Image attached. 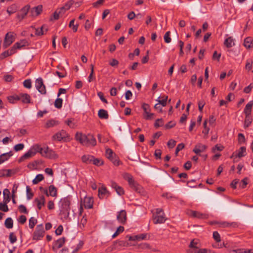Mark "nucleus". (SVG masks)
I'll list each match as a JSON object with an SVG mask.
<instances>
[{
	"label": "nucleus",
	"mask_w": 253,
	"mask_h": 253,
	"mask_svg": "<svg viewBox=\"0 0 253 253\" xmlns=\"http://www.w3.org/2000/svg\"><path fill=\"white\" fill-rule=\"evenodd\" d=\"M76 139L85 146H94L96 144V139L92 134L85 135L77 132L76 134Z\"/></svg>",
	"instance_id": "1"
},
{
	"label": "nucleus",
	"mask_w": 253,
	"mask_h": 253,
	"mask_svg": "<svg viewBox=\"0 0 253 253\" xmlns=\"http://www.w3.org/2000/svg\"><path fill=\"white\" fill-rule=\"evenodd\" d=\"M43 151L44 149L41 147L39 145H35L19 159V162H21L25 160L28 159L34 156L38 152L42 155V152H43Z\"/></svg>",
	"instance_id": "2"
},
{
	"label": "nucleus",
	"mask_w": 253,
	"mask_h": 253,
	"mask_svg": "<svg viewBox=\"0 0 253 253\" xmlns=\"http://www.w3.org/2000/svg\"><path fill=\"white\" fill-rule=\"evenodd\" d=\"M70 198L68 197L61 199L59 205L60 207V213L65 216H68L70 210Z\"/></svg>",
	"instance_id": "3"
},
{
	"label": "nucleus",
	"mask_w": 253,
	"mask_h": 253,
	"mask_svg": "<svg viewBox=\"0 0 253 253\" xmlns=\"http://www.w3.org/2000/svg\"><path fill=\"white\" fill-rule=\"evenodd\" d=\"M124 178L127 181L129 186L136 192L140 193L142 191V186L133 179L131 174L126 173L124 174Z\"/></svg>",
	"instance_id": "4"
},
{
	"label": "nucleus",
	"mask_w": 253,
	"mask_h": 253,
	"mask_svg": "<svg viewBox=\"0 0 253 253\" xmlns=\"http://www.w3.org/2000/svg\"><path fill=\"white\" fill-rule=\"evenodd\" d=\"M30 96L27 93H20L15 97L10 96L8 97L9 101L13 103V100H21L24 103H30Z\"/></svg>",
	"instance_id": "5"
},
{
	"label": "nucleus",
	"mask_w": 253,
	"mask_h": 253,
	"mask_svg": "<svg viewBox=\"0 0 253 253\" xmlns=\"http://www.w3.org/2000/svg\"><path fill=\"white\" fill-rule=\"evenodd\" d=\"M44 232L42 224L38 225L33 233V240L37 241L41 240L44 235Z\"/></svg>",
	"instance_id": "6"
},
{
	"label": "nucleus",
	"mask_w": 253,
	"mask_h": 253,
	"mask_svg": "<svg viewBox=\"0 0 253 253\" xmlns=\"http://www.w3.org/2000/svg\"><path fill=\"white\" fill-rule=\"evenodd\" d=\"M246 155V148L245 147H241L238 151L234 152L230 156L231 159H233L234 163L238 161V158H241Z\"/></svg>",
	"instance_id": "7"
},
{
	"label": "nucleus",
	"mask_w": 253,
	"mask_h": 253,
	"mask_svg": "<svg viewBox=\"0 0 253 253\" xmlns=\"http://www.w3.org/2000/svg\"><path fill=\"white\" fill-rule=\"evenodd\" d=\"M15 40V37L13 32H8L5 36L3 46L7 48Z\"/></svg>",
	"instance_id": "8"
},
{
	"label": "nucleus",
	"mask_w": 253,
	"mask_h": 253,
	"mask_svg": "<svg viewBox=\"0 0 253 253\" xmlns=\"http://www.w3.org/2000/svg\"><path fill=\"white\" fill-rule=\"evenodd\" d=\"M36 87L42 94L46 93L45 86L43 84L42 79L41 78H39L36 80Z\"/></svg>",
	"instance_id": "9"
},
{
	"label": "nucleus",
	"mask_w": 253,
	"mask_h": 253,
	"mask_svg": "<svg viewBox=\"0 0 253 253\" xmlns=\"http://www.w3.org/2000/svg\"><path fill=\"white\" fill-rule=\"evenodd\" d=\"M42 155L49 159H57L58 157V155L51 149H49L48 147L44 148L43 152H42Z\"/></svg>",
	"instance_id": "10"
},
{
	"label": "nucleus",
	"mask_w": 253,
	"mask_h": 253,
	"mask_svg": "<svg viewBox=\"0 0 253 253\" xmlns=\"http://www.w3.org/2000/svg\"><path fill=\"white\" fill-rule=\"evenodd\" d=\"M30 8V7L29 5H26L24 6L17 13L16 17L19 21H21L25 17L29 11Z\"/></svg>",
	"instance_id": "11"
},
{
	"label": "nucleus",
	"mask_w": 253,
	"mask_h": 253,
	"mask_svg": "<svg viewBox=\"0 0 253 253\" xmlns=\"http://www.w3.org/2000/svg\"><path fill=\"white\" fill-rule=\"evenodd\" d=\"M93 199L90 197H85L83 202H81V206H84L85 209H91L93 207ZM81 209L83 210L82 207Z\"/></svg>",
	"instance_id": "12"
},
{
	"label": "nucleus",
	"mask_w": 253,
	"mask_h": 253,
	"mask_svg": "<svg viewBox=\"0 0 253 253\" xmlns=\"http://www.w3.org/2000/svg\"><path fill=\"white\" fill-rule=\"evenodd\" d=\"M68 136V134L66 131L63 129L57 132L52 136V139L60 141L66 138Z\"/></svg>",
	"instance_id": "13"
},
{
	"label": "nucleus",
	"mask_w": 253,
	"mask_h": 253,
	"mask_svg": "<svg viewBox=\"0 0 253 253\" xmlns=\"http://www.w3.org/2000/svg\"><path fill=\"white\" fill-rule=\"evenodd\" d=\"M126 212L125 210H121L118 214L117 219L118 221L124 224L126 223Z\"/></svg>",
	"instance_id": "14"
},
{
	"label": "nucleus",
	"mask_w": 253,
	"mask_h": 253,
	"mask_svg": "<svg viewBox=\"0 0 253 253\" xmlns=\"http://www.w3.org/2000/svg\"><path fill=\"white\" fill-rule=\"evenodd\" d=\"M166 218L165 216V213L159 215H156L153 216V222L154 224H161L163 223L166 221Z\"/></svg>",
	"instance_id": "15"
},
{
	"label": "nucleus",
	"mask_w": 253,
	"mask_h": 253,
	"mask_svg": "<svg viewBox=\"0 0 253 253\" xmlns=\"http://www.w3.org/2000/svg\"><path fill=\"white\" fill-rule=\"evenodd\" d=\"M42 11V6L39 5L37 6H35L31 8L30 10V14L32 16H37L41 14Z\"/></svg>",
	"instance_id": "16"
},
{
	"label": "nucleus",
	"mask_w": 253,
	"mask_h": 253,
	"mask_svg": "<svg viewBox=\"0 0 253 253\" xmlns=\"http://www.w3.org/2000/svg\"><path fill=\"white\" fill-rule=\"evenodd\" d=\"M34 202L36 203L37 207L40 210L42 207L44 206L45 203V199L43 195H41L39 198H35Z\"/></svg>",
	"instance_id": "17"
},
{
	"label": "nucleus",
	"mask_w": 253,
	"mask_h": 253,
	"mask_svg": "<svg viewBox=\"0 0 253 253\" xmlns=\"http://www.w3.org/2000/svg\"><path fill=\"white\" fill-rule=\"evenodd\" d=\"M65 242V238L62 237L56 241L52 246V249L55 250L61 248Z\"/></svg>",
	"instance_id": "18"
},
{
	"label": "nucleus",
	"mask_w": 253,
	"mask_h": 253,
	"mask_svg": "<svg viewBox=\"0 0 253 253\" xmlns=\"http://www.w3.org/2000/svg\"><path fill=\"white\" fill-rule=\"evenodd\" d=\"M207 148V147L205 145L198 143L195 146L193 151L196 154H199L201 152H204Z\"/></svg>",
	"instance_id": "19"
},
{
	"label": "nucleus",
	"mask_w": 253,
	"mask_h": 253,
	"mask_svg": "<svg viewBox=\"0 0 253 253\" xmlns=\"http://www.w3.org/2000/svg\"><path fill=\"white\" fill-rule=\"evenodd\" d=\"M47 31V26L45 25H43L40 28H38L36 29L35 35L37 36H42L44 34V31L46 32Z\"/></svg>",
	"instance_id": "20"
},
{
	"label": "nucleus",
	"mask_w": 253,
	"mask_h": 253,
	"mask_svg": "<svg viewBox=\"0 0 253 253\" xmlns=\"http://www.w3.org/2000/svg\"><path fill=\"white\" fill-rule=\"evenodd\" d=\"M3 202L8 203L10 201V193L8 189H4L3 191Z\"/></svg>",
	"instance_id": "21"
},
{
	"label": "nucleus",
	"mask_w": 253,
	"mask_h": 253,
	"mask_svg": "<svg viewBox=\"0 0 253 253\" xmlns=\"http://www.w3.org/2000/svg\"><path fill=\"white\" fill-rule=\"evenodd\" d=\"M98 116L100 119H107L109 118V115L107 111L104 109H100L98 112Z\"/></svg>",
	"instance_id": "22"
},
{
	"label": "nucleus",
	"mask_w": 253,
	"mask_h": 253,
	"mask_svg": "<svg viewBox=\"0 0 253 253\" xmlns=\"http://www.w3.org/2000/svg\"><path fill=\"white\" fill-rule=\"evenodd\" d=\"M244 45L247 48H250L253 46V40L251 37H247L244 40Z\"/></svg>",
	"instance_id": "23"
},
{
	"label": "nucleus",
	"mask_w": 253,
	"mask_h": 253,
	"mask_svg": "<svg viewBox=\"0 0 253 253\" xmlns=\"http://www.w3.org/2000/svg\"><path fill=\"white\" fill-rule=\"evenodd\" d=\"M253 106V101H251L249 102L244 109V112L246 116H250L251 113L252 108Z\"/></svg>",
	"instance_id": "24"
},
{
	"label": "nucleus",
	"mask_w": 253,
	"mask_h": 253,
	"mask_svg": "<svg viewBox=\"0 0 253 253\" xmlns=\"http://www.w3.org/2000/svg\"><path fill=\"white\" fill-rule=\"evenodd\" d=\"M58 124H59V122L58 121H56V120H55L53 119L49 120L46 122L45 125V127L48 128L49 127H53L55 126H56Z\"/></svg>",
	"instance_id": "25"
},
{
	"label": "nucleus",
	"mask_w": 253,
	"mask_h": 253,
	"mask_svg": "<svg viewBox=\"0 0 253 253\" xmlns=\"http://www.w3.org/2000/svg\"><path fill=\"white\" fill-rule=\"evenodd\" d=\"M49 195L52 197H56L57 194V188L53 185H50L48 187Z\"/></svg>",
	"instance_id": "26"
},
{
	"label": "nucleus",
	"mask_w": 253,
	"mask_h": 253,
	"mask_svg": "<svg viewBox=\"0 0 253 253\" xmlns=\"http://www.w3.org/2000/svg\"><path fill=\"white\" fill-rule=\"evenodd\" d=\"M108 193L107 189L104 186H102L98 189V197L100 199L103 198L105 195Z\"/></svg>",
	"instance_id": "27"
},
{
	"label": "nucleus",
	"mask_w": 253,
	"mask_h": 253,
	"mask_svg": "<svg viewBox=\"0 0 253 253\" xmlns=\"http://www.w3.org/2000/svg\"><path fill=\"white\" fill-rule=\"evenodd\" d=\"M17 9V6L16 4H13L7 7L6 11L9 14V15H11L16 12Z\"/></svg>",
	"instance_id": "28"
},
{
	"label": "nucleus",
	"mask_w": 253,
	"mask_h": 253,
	"mask_svg": "<svg viewBox=\"0 0 253 253\" xmlns=\"http://www.w3.org/2000/svg\"><path fill=\"white\" fill-rule=\"evenodd\" d=\"M93 159V156L91 155H84L82 157V160L83 162L87 164H90L92 163V159Z\"/></svg>",
	"instance_id": "29"
},
{
	"label": "nucleus",
	"mask_w": 253,
	"mask_h": 253,
	"mask_svg": "<svg viewBox=\"0 0 253 253\" xmlns=\"http://www.w3.org/2000/svg\"><path fill=\"white\" fill-rule=\"evenodd\" d=\"M11 152L6 153L0 155V164L7 160L12 155Z\"/></svg>",
	"instance_id": "30"
},
{
	"label": "nucleus",
	"mask_w": 253,
	"mask_h": 253,
	"mask_svg": "<svg viewBox=\"0 0 253 253\" xmlns=\"http://www.w3.org/2000/svg\"><path fill=\"white\" fill-rule=\"evenodd\" d=\"M192 215L194 217H197L198 218H207L208 215L206 214H203L199 212L193 211Z\"/></svg>",
	"instance_id": "31"
},
{
	"label": "nucleus",
	"mask_w": 253,
	"mask_h": 253,
	"mask_svg": "<svg viewBox=\"0 0 253 253\" xmlns=\"http://www.w3.org/2000/svg\"><path fill=\"white\" fill-rule=\"evenodd\" d=\"M75 19L71 20L69 23V27L71 28L74 32H76L78 31L79 24H74Z\"/></svg>",
	"instance_id": "32"
},
{
	"label": "nucleus",
	"mask_w": 253,
	"mask_h": 253,
	"mask_svg": "<svg viewBox=\"0 0 253 253\" xmlns=\"http://www.w3.org/2000/svg\"><path fill=\"white\" fill-rule=\"evenodd\" d=\"M224 43L225 45L228 48L231 47L234 44L233 42V39L231 37H229L226 39L225 40Z\"/></svg>",
	"instance_id": "33"
},
{
	"label": "nucleus",
	"mask_w": 253,
	"mask_h": 253,
	"mask_svg": "<svg viewBox=\"0 0 253 253\" xmlns=\"http://www.w3.org/2000/svg\"><path fill=\"white\" fill-rule=\"evenodd\" d=\"M4 225L8 229L12 228L13 227V220L12 218L10 217L7 218L5 221Z\"/></svg>",
	"instance_id": "34"
},
{
	"label": "nucleus",
	"mask_w": 253,
	"mask_h": 253,
	"mask_svg": "<svg viewBox=\"0 0 253 253\" xmlns=\"http://www.w3.org/2000/svg\"><path fill=\"white\" fill-rule=\"evenodd\" d=\"M43 178H44V177H43L42 174H39L37 175L36 177L33 179V180L32 181L33 183L34 184H37L39 182H40L43 179Z\"/></svg>",
	"instance_id": "35"
},
{
	"label": "nucleus",
	"mask_w": 253,
	"mask_h": 253,
	"mask_svg": "<svg viewBox=\"0 0 253 253\" xmlns=\"http://www.w3.org/2000/svg\"><path fill=\"white\" fill-rule=\"evenodd\" d=\"M168 98V96L164 95L162 96V99H159L158 100V101L159 102L158 104H159L160 105H162L163 106H166L167 105Z\"/></svg>",
	"instance_id": "36"
},
{
	"label": "nucleus",
	"mask_w": 253,
	"mask_h": 253,
	"mask_svg": "<svg viewBox=\"0 0 253 253\" xmlns=\"http://www.w3.org/2000/svg\"><path fill=\"white\" fill-rule=\"evenodd\" d=\"M252 122V119L250 116H246L244 123V127L247 128L250 126Z\"/></svg>",
	"instance_id": "37"
},
{
	"label": "nucleus",
	"mask_w": 253,
	"mask_h": 253,
	"mask_svg": "<svg viewBox=\"0 0 253 253\" xmlns=\"http://www.w3.org/2000/svg\"><path fill=\"white\" fill-rule=\"evenodd\" d=\"M37 223V220L36 218H35L33 217H31L29 221V227L31 229H33Z\"/></svg>",
	"instance_id": "38"
},
{
	"label": "nucleus",
	"mask_w": 253,
	"mask_h": 253,
	"mask_svg": "<svg viewBox=\"0 0 253 253\" xmlns=\"http://www.w3.org/2000/svg\"><path fill=\"white\" fill-rule=\"evenodd\" d=\"M92 163L97 166H100L103 165V162L101 159L95 158L93 156V159H92Z\"/></svg>",
	"instance_id": "39"
},
{
	"label": "nucleus",
	"mask_w": 253,
	"mask_h": 253,
	"mask_svg": "<svg viewBox=\"0 0 253 253\" xmlns=\"http://www.w3.org/2000/svg\"><path fill=\"white\" fill-rule=\"evenodd\" d=\"M115 155L114 154L113 151L111 149L108 148L106 150V156L108 159H113Z\"/></svg>",
	"instance_id": "40"
},
{
	"label": "nucleus",
	"mask_w": 253,
	"mask_h": 253,
	"mask_svg": "<svg viewBox=\"0 0 253 253\" xmlns=\"http://www.w3.org/2000/svg\"><path fill=\"white\" fill-rule=\"evenodd\" d=\"M74 1L73 0H69L63 6H62V9H65L66 10H69L74 4Z\"/></svg>",
	"instance_id": "41"
},
{
	"label": "nucleus",
	"mask_w": 253,
	"mask_h": 253,
	"mask_svg": "<svg viewBox=\"0 0 253 253\" xmlns=\"http://www.w3.org/2000/svg\"><path fill=\"white\" fill-rule=\"evenodd\" d=\"M63 100L61 98H57L54 102V106L56 108L60 109L62 107Z\"/></svg>",
	"instance_id": "42"
},
{
	"label": "nucleus",
	"mask_w": 253,
	"mask_h": 253,
	"mask_svg": "<svg viewBox=\"0 0 253 253\" xmlns=\"http://www.w3.org/2000/svg\"><path fill=\"white\" fill-rule=\"evenodd\" d=\"M7 203H0V211L3 212H7L9 209L7 205Z\"/></svg>",
	"instance_id": "43"
},
{
	"label": "nucleus",
	"mask_w": 253,
	"mask_h": 253,
	"mask_svg": "<svg viewBox=\"0 0 253 253\" xmlns=\"http://www.w3.org/2000/svg\"><path fill=\"white\" fill-rule=\"evenodd\" d=\"M124 231V227L123 226H119L115 233L113 235L112 238H114L116 237L119 234L123 232Z\"/></svg>",
	"instance_id": "44"
},
{
	"label": "nucleus",
	"mask_w": 253,
	"mask_h": 253,
	"mask_svg": "<svg viewBox=\"0 0 253 253\" xmlns=\"http://www.w3.org/2000/svg\"><path fill=\"white\" fill-rule=\"evenodd\" d=\"M197 242H195L194 240H192L189 246V248H191L190 250L196 251L195 249H198V247L197 246Z\"/></svg>",
	"instance_id": "45"
},
{
	"label": "nucleus",
	"mask_w": 253,
	"mask_h": 253,
	"mask_svg": "<svg viewBox=\"0 0 253 253\" xmlns=\"http://www.w3.org/2000/svg\"><path fill=\"white\" fill-rule=\"evenodd\" d=\"M60 15V12H59L58 10H56L53 14L52 16L50 17V20H58L59 18Z\"/></svg>",
	"instance_id": "46"
},
{
	"label": "nucleus",
	"mask_w": 253,
	"mask_h": 253,
	"mask_svg": "<svg viewBox=\"0 0 253 253\" xmlns=\"http://www.w3.org/2000/svg\"><path fill=\"white\" fill-rule=\"evenodd\" d=\"M248 183V177L244 178L240 183L239 187L242 189L245 188Z\"/></svg>",
	"instance_id": "47"
},
{
	"label": "nucleus",
	"mask_w": 253,
	"mask_h": 253,
	"mask_svg": "<svg viewBox=\"0 0 253 253\" xmlns=\"http://www.w3.org/2000/svg\"><path fill=\"white\" fill-rule=\"evenodd\" d=\"M217 223V222H216ZM219 227H227L233 225L235 223H229L228 222H218Z\"/></svg>",
	"instance_id": "48"
},
{
	"label": "nucleus",
	"mask_w": 253,
	"mask_h": 253,
	"mask_svg": "<svg viewBox=\"0 0 253 253\" xmlns=\"http://www.w3.org/2000/svg\"><path fill=\"white\" fill-rule=\"evenodd\" d=\"M170 31H168L165 34L164 38L165 42L166 43H169L171 42V38L170 37Z\"/></svg>",
	"instance_id": "49"
},
{
	"label": "nucleus",
	"mask_w": 253,
	"mask_h": 253,
	"mask_svg": "<svg viewBox=\"0 0 253 253\" xmlns=\"http://www.w3.org/2000/svg\"><path fill=\"white\" fill-rule=\"evenodd\" d=\"M253 61L252 59H248L247 60L246 64V69L248 71H250L252 68Z\"/></svg>",
	"instance_id": "50"
},
{
	"label": "nucleus",
	"mask_w": 253,
	"mask_h": 253,
	"mask_svg": "<svg viewBox=\"0 0 253 253\" xmlns=\"http://www.w3.org/2000/svg\"><path fill=\"white\" fill-rule=\"evenodd\" d=\"M208 250L206 249H199L198 251H193L192 250H189L188 251V253H207Z\"/></svg>",
	"instance_id": "51"
},
{
	"label": "nucleus",
	"mask_w": 253,
	"mask_h": 253,
	"mask_svg": "<svg viewBox=\"0 0 253 253\" xmlns=\"http://www.w3.org/2000/svg\"><path fill=\"white\" fill-rule=\"evenodd\" d=\"M26 191H27V198L28 200L31 199L33 196L34 194L31 192V188L29 186H27L26 187Z\"/></svg>",
	"instance_id": "52"
},
{
	"label": "nucleus",
	"mask_w": 253,
	"mask_h": 253,
	"mask_svg": "<svg viewBox=\"0 0 253 253\" xmlns=\"http://www.w3.org/2000/svg\"><path fill=\"white\" fill-rule=\"evenodd\" d=\"M224 147L221 145L216 144L214 146L212 149V151L213 153H215L216 151H221L223 150Z\"/></svg>",
	"instance_id": "53"
},
{
	"label": "nucleus",
	"mask_w": 253,
	"mask_h": 253,
	"mask_svg": "<svg viewBox=\"0 0 253 253\" xmlns=\"http://www.w3.org/2000/svg\"><path fill=\"white\" fill-rule=\"evenodd\" d=\"M142 107L146 115L150 112V108L149 105L148 104L143 103Z\"/></svg>",
	"instance_id": "54"
},
{
	"label": "nucleus",
	"mask_w": 253,
	"mask_h": 253,
	"mask_svg": "<svg viewBox=\"0 0 253 253\" xmlns=\"http://www.w3.org/2000/svg\"><path fill=\"white\" fill-rule=\"evenodd\" d=\"M213 238L216 242L219 243L221 241L220 236L217 231H214L213 233Z\"/></svg>",
	"instance_id": "55"
},
{
	"label": "nucleus",
	"mask_w": 253,
	"mask_h": 253,
	"mask_svg": "<svg viewBox=\"0 0 253 253\" xmlns=\"http://www.w3.org/2000/svg\"><path fill=\"white\" fill-rule=\"evenodd\" d=\"M23 85L27 88H31L32 87V82L30 79L26 80L23 82Z\"/></svg>",
	"instance_id": "56"
},
{
	"label": "nucleus",
	"mask_w": 253,
	"mask_h": 253,
	"mask_svg": "<svg viewBox=\"0 0 253 253\" xmlns=\"http://www.w3.org/2000/svg\"><path fill=\"white\" fill-rule=\"evenodd\" d=\"M9 238L10 242L11 244L14 243L17 241V237L13 232L10 233Z\"/></svg>",
	"instance_id": "57"
},
{
	"label": "nucleus",
	"mask_w": 253,
	"mask_h": 253,
	"mask_svg": "<svg viewBox=\"0 0 253 253\" xmlns=\"http://www.w3.org/2000/svg\"><path fill=\"white\" fill-rule=\"evenodd\" d=\"M18 209L21 213H24L25 214H27L28 213L26 207L23 205H20L19 206Z\"/></svg>",
	"instance_id": "58"
},
{
	"label": "nucleus",
	"mask_w": 253,
	"mask_h": 253,
	"mask_svg": "<svg viewBox=\"0 0 253 253\" xmlns=\"http://www.w3.org/2000/svg\"><path fill=\"white\" fill-rule=\"evenodd\" d=\"M10 170L7 169L6 170H0V177L6 175L7 176H10Z\"/></svg>",
	"instance_id": "59"
},
{
	"label": "nucleus",
	"mask_w": 253,
	"mask_h": 253,
	"mask_svg": "<svg viewBox=\"0 0 253 253\" xmlns=\"http://www.w3.org/2000/svg\"><path fill=\"white\" fill-rule=\"evenodd\" d=\"M115 191H116L117 194L120 196L124 195L125 193L123 188L120 186H118L115 189Z\"/></svg>",
	"instance_id": "60"
},
{
	"label": "nucleus",
	"mask_w": 253,
	"mask_h": 253,
	"mask_svg": "<svg viewBox=\"0 0 253 253\" xmlns=\"http://www.w3.org/2000/svg\"><path fill=\"white\" fill-rule=\"evenodd\" d=\"M164 122L162 119H158L156 120L155 123V126L156 127H158L160 126H162L163 125Z\"/></svg>",
	"instance_id": "61"
},
{
	"label": "nucleus",
	"mask_w": 253,
	"mask_h": 253,
	"mask_svg": "<svg viewBox=\"0 0 253 253\" xmlns=\"http://www.w3.org/2000/svg\"><path fill=\"white\" fill-rule=\"evenodd\" d=\"M24 145L23 144L19 143L15 145L14 149L15 151H18L22 150L24 148Z\"/></svg>",
	"instance_id": "62"
},
{
	"label": "nucleus",
	"mask_w": 253,
	"mask_h": 253,
	"mask_svg": "<svg viewBox=\"0 0 253 253\" xmlns=\"http://www.w3.org/2000/svg\"><path fill=\"white\" fill-rule=\"evenodd\" d=\"M9 56H10V54H9V52H8V51L7 50L5 51L4 52H2L1 54H0V59L2 60Z\"/></svg>",
	"instance_id": "63"
},
{
	"label": "nucleus",
	"mask_w": 253,
	"mask_h": 253,
	"mask_svg": "<svg viewBox=\"0 0 253 253\" xmlns=\"http://www.w3.org/2000/svg\"><path fill=\"white\" fill-rule=\"evenodd\" d=\"M65 123L71 128H74L76 126L75 124L72 122V120L71 119H68L65 122Z\"/></svg>",
	"instance_id": "64"
}]
</instances>
